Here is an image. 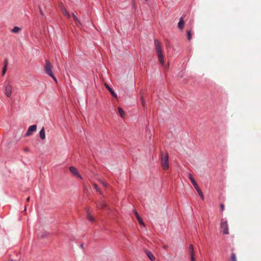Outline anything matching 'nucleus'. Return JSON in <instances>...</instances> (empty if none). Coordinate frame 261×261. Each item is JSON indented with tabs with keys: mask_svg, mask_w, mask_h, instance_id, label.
<instances>
[{
	"mask_svg": "<svg viewBox=\"0 0 261 261\" xmlns=\"http://www.w3.org/2000/svg\"><path fill=\"white\" fill-rule=\"evenodd\" d=\"M86 214H87V219L90 222H93L94 220V218L91 215L89 210L87 211Z\"/></svg>",
	"mask_w": 261,
	"mask_h": 261,
	"instance_id": "obj_10",
	"label": "nucleus"
},
{
	"mask_svg": "<svg viewBox=\"0 0 261 261\" xmlns=\"http://www.w3.org/2000/svg\"><path fill=\"white\" fill-rule=\"evenodd\" d=\"M184 25H185V22H184V20L182 19V18H181L180 19L178 23V27L180 30H182L183 28H184Z\"/></svg>",
	"mask_w": 261,
	"mask_h": 261,
	"instance_id": "obj_13",
	"label": "nucleus"
},
{
	"mask_svg": "<svg viewBox=\"0 0 261 261\" xmlns=\"http://www.w3.org/2000/svg\"><path fill=\"white\" fill-rule=\"evenodd\" d=\"M220 207H221V211H223L224 210V204H221Z\"/></svg>",
	"mask_w": 261,
	"mask_h": 261,
	"instance_id": "obj_29",
	"label": "nucleus"
},
{
	"mask_svg": "<svg viewBox=\"0 0 261 261\" xmlns=\"http://www.w3.org/2000/svg\"><path fill=\"white\" fill-rule=\"evenodd\" d=\"M146 254L148 257L151 260V261H153L155 260V257L154 255L152 254V253L149 251H146Z\"/></svg>",
	"mask_w": 261,
	"mask_h": 261,
	"instance_id": "obj_11",
	"label": "nucleus"
},
{
	"mask_svg": "<svg viewBox=\"0 0 261 261\" xmlns=\"http://www.w3.org/2000/svg\"><path fill=\"white\" fill-rule=\"evenodd\" d=\"M191 261H195V257L194 256H192V257H191Z\"/></svg>",
	"mask_w": 261,
	"mask_h": 261,
	"instance_id": "obj_31",
	"label": "nucleus"
},
{
	"mask_svg": "<svg viewBox=\"0 0 261 261\" xmlns=\"http://www.w3.org/2000/svg\"><path fill=\"white\" fill-rule=\"evenodd\" d=\"M231 261H237L236 255L233 253L231 255Z\"/></svg>",
	"mask_w": 261,
	"mask_h": 261,
	"instance_id": "obj_20",
	"label": "nucleus"
},
{
	"mask_svg": "<svg viewBox=\"0 0 261 261\" xmlns=\"http://www.w3.org/2000/svg\"><path fill=\"white\" fill-rule=\"evenodd\" d=\"M154 45L155 47V50L158 56L160 63L162 66L164 65V56L162 53V48L161 46V43L158 40H154Z\"/></svg>",
	"mask_w": 261,
	"mask_h": 261,
	"instance_id": "obj_1",
	"label": "nucleus"
},
{
	"mask_svg": "<svg viewBox=\"0 0 261 261\" xmlns=\"http://www.w3.org/2000/svg\"><path fill=\"white\" fill-rule=\"evenodd\" d=\"M62 12L64 15L66 16L67 17H70V15L69 13L67 12V11L66 10V9L64 8H62Z\"/></svg>",
	"mask_w": 261,
	"mask_h": 261,
	"instance_id": "obj_19",
	"label": "nucleus"
},
{
	"mask_svg": "<svg viewBox=\"0 0 261 261\" xmlns=\"http://www.w3.org/2000/svg\"><path fill=\"white\" fill-rule=\"evenodd\" d=\"M69 170L74 175L76 176L77 177L80 179L82 178V176L79 174L77 170L74 167H70Z\"/></svg>",
	"mask_w": 261,
	"mask_h": 261,
	"instance_id": "obj_8",
	"label": "nucleus"
},
{
	"mask_svg": "<svg viewBox=\"0 0 261 261\" xmlns=\"http://www.w3.org/2000/svg\"><path fill=\"white\" fill-rule=\"evenodd\" d=\"M93 186H94V188H95V189L96 190V191L97 192H99L100 193H101V192H100V190H99V188H98V186H97L96 184H93Z\"/></svg>",
	"mask_w": 261,
	"mask_h": 261,
	"instance_id": "obj_23",
	"label": "nucleus"
},
{
	"mask_svg": "<svg viewBox=\"0 0 261 261\" xmlns=\"http://www.w3.org/2000/svg\"><path fill=\"white\" fill-rule=\"evenodd\" d=\"M106 203L103 201H101L99 202L97 207L98 208H104L106 206Z\"/></svg>",
	"mask_w": 261,
	"mask_h": 261,
	"instance_id": "obj_15",
	"label": "nucleus"
},
{
	"mask_svg": "<svg viewBox=\"0 0 261 261\" xmlns=\"http://www.w3.org/2000/svg\"><path fill=\"white\" fill-rule=\"evenodd\" d=\"M100 182L101 183V184L104 186V187H107V184L102 181V180H99Z\"/></svg>",
	"mask_w": 261,
	"mask_h": 261,
	"instance_id": "obj_26",
	"label": "nucleus"
},
{
	"mask_svg": "<svg viewBox=\"0 0 261 261\" xmlns=\"http://www.w3.org/2000/svg\"><path fill=\"white\" fill-rule=\"evenodd\" d=\"M4 64H5L4 67H7V65H8V61H7V60H5V62H4Z\"/></svg>",
	"mask_w": 261,
	"mask_h": 261,
	"instance_id": "obj_30",
	"label": "nucleus"
},
{
	"mask_svg": "<svg viewBox=\"0 0 261 261\" xmlns=\"http://www.w3.org/2000/svg\"><path fill=\"white\" fill-rule=\"evenodd\" d=\"M118 112L120 116L123 118L125 116V113L121 107H118Z\"/></svg>",
	"mask_w": 261,
	"mask_h": 261,
	"instance_id": "obj_18",
	"label": "nucleus"
},
{
	"mask_svg": "<svg viewBox=\"0 0 261 261\" xmlns=\"http://www.w3.org/2000/svg\"><path fill=\"white\" fill-rule=\"evenodd\" d=\"M141 104H142V106L143 107H145V100L143 96H141Z\"/></svg>",
	"mask_w": 261,
	"mask_h": 261,
	"instance_id": "obj_21",
	"label": "nucleus"
},
{
	"mask_svg": "<svg viewBox=\"0 0 261 261\" xmlns=\"http://www.w3.org/2000/svg\"><path fill=\"white\" fill-rule=\"evenodd\" d=\"M39 137L42 140H44L45 139V133L44 128L43 127L39 132Z\"/></svg>",
	"mask_w": 261,
	"mask_h": 261,
	"instance_id": "obj_9",
	"label": "nucleus"
},
{
	"mask_svg": "<svg viewBox=\"0 0 261 261\" xmlns=\"http://www.w3.org/2000/svg\"><path fill=\"white\" fill-rule=\"evenodd\" d=\"M44 70L45 73L50 76L52 79L57 83V80L56 77L54 76L53 72V66L51 65L49 60H46L45 61V65L44 66Z\"/></svg>",
	"mask_w": 261,
	"mask_h": 261,
	"instance_id": "obj_2",
	"label": "nucleus"
},
{
	"mask_svg": "<svg viewBox=\"0 0 261 261\" xmlns=\"http://www.w3.org/2000/svg\"><path fill=\"white\" fill-rule=\"evenodd\" d=\"M161 166L164 170H167L169 167L168 155L162 153L161 156Z\"/></svg>",
	"mask_w": 261,
	"mask_h": 261,
	"instance_id": "obj_3",
	"label": "nucleus"
},
{
	"mask_svg": "<svg viewBox=\"0 0 261 261\" xmlns=\"http://www.w3.org/2000/svg\"><path fill=\"white\" fill-rule=\"evenodd\" d=\"M6 69H7V67H4V68L3 69V71H2L3 75H4L5 74L6 71Z\"/></svg>",
	"mask_w": 261,
	"mask_h": 261,
	"instance_id": "obj_27",
	"label": "nucleus"
},
{
	"mask_svg": "<svg viewBox=\"0 0 261 261\" xmlns=\"http://www.w3.org/2000/svg\"><path fill=\"white\" fill-rule=\"evenodd\" d=\"M36 130H37V125H36L34 124V125H31L28 128V131H27V133L25 134V136L28 137V136L32 135L34 132L36 131Z\"/></svg>",
	"mask_w": 261,
	"mask_h": 261,
	"instance_id": "obj_6",
	"label": "nucleus"
},
{
	"mask_svg": "<svg viewBox=\"0 0 261 261\" xmlns=\"http://www.w3.org/2000/svg\"><path fill=\"white\" fill-rule=\"evenodd\" d=\"M105 86L106 87V88H107V89L109 91V92L111 93V94H112V96H113L114 97H116V93L113 91V90L107 85V84H105Z\"/></svg>",
	"mask_w": 261,
	"mask_h": 261,
	"instance_id": "obj_16",
	"label": "nucleus"
},
{
	"mask_svg": "<svg viewBox=\"0 0 261 261\" xmlns=\"http://www.w3.org/2000/svg\"><path fill=\"white\" fill-rule=\"evenodd\" d=\"M29 200H30V197H28V198H27V201H29Z\"/></svg>",
	"mask_w": 261,
	"mask_h": 261,
	"instance_id": "obj_33",
	"label": "nucleus"
},
{
	"mask_svg": "<svg viewBox=\"0 0 261 261\" xmlns=\"http://www.w3.org/2000/svg\"><path fill=\"white\" fill-rule=\"evenodd\" d=\"M189 250L190 257H192V256H194V247H193V245H192V244L190 245Z\"/></svg>",
	"mask_w": 261,
	"mask_h": 261,
	"instance_id": "obj_14",
	"label": "nucleus"
},
{
	"mask_svg": "<svg viewBox=\"0 0 261 261\" xmlns=\"http://www.w3.org/2000/svg\"><path fill=\"white\" fill-rule=\"evenodd\" d=\"M189 179L192 183V181H196L195 180V179L193 177L192 174H189Z\"/></svg>",
	"mask_w": 261,
	"mask_h": 261,
	"instance_id": "obj_25",
	"label": "nucleus"
},
{
	"mask_svg": "<svg viewBox=\"0 0 261 261\" xmlns=\"http://www.w3.org/2000/svg\"><path fill=\"white\" fill-rule=\"evenodd\" d=\"M40 14H41V15H43V12H42V10H41V9H40Z\"/></svg>",
	"mask_w": 261,
	"mask_h": 261,
	"instance_id": "obj_32",
	"label": "nucleus"
},
{
	"mask_svg": "<svg viewBox=\"0 0 261 261\" xmlns=\"http://www.w3.org/2000/svg\"><path fill=\"white\" fill-rule=\"evenodd\" d=\"M187 36H188V39L189 40H190L192 38V36H191V31H189L187 32Z\"/></svg>",
	"mask_w": 261,
	"mask_h": 261,
	"instance_id": "obj_22",
	"label": "nucleus"
},
{
	"mask_svg": "<svg viewBox=\"0 0 261 261\" xmlns=\"http://www.w3.org/2000/svg\"><path fill=\"white\" fill-rule=\"evenodd\" d=\"M221 229L223 234H228V227L227 221L224 219H222L221 222Z\"/></svg>",
	"mask_w": 261,
	"mask_h": 261,
	"instance_id": "obj_4",
	"label": "nucleus"
},
{
	"mask_svg": "<svg viewBox=\"0 0 261 261\" xmlns=\"http://www.w3.org/2000/svg\"><path fill=\"white\" fill-rule=\"evenodd\" d=\"M72 16H73V19H74L75 23L76 24V25H78L79 27H81L82 25V24H81L80 21L78 19V18L74 15V13L72 14Z\"/></svg>",
	"mask_w": 261,
	"mask_h": 261,
	"instance_id": "obj_12",
	"label": "nucleus"
},
{
	"mask_svg": "<svg viewBox=\"0 0 261 261\" xmlns=\"http://www.w3.org/2000/svg\"><path fill=\"white\" fill-rule=\"evenodd\" d=\"M12 92V86L8 83L6 85L5 89V94L8 97H10L11 96Z\"/></svg>",
	"mask_w": 261,
	"mask_h": 261,
	"instance_id": "obj_5",
	"label": "nucleus"
},
{
	"mask_svg": "<svg viewBox=\"0 0 261 261\" xmlns=\"http://www.w3.org/2000/svg\"><path fill=\"white\" fill-rule=\"evenodd\" d=\"M138 220L139 223H140V225H142L143 226L145 225V224H144V222H143V220L141 219V218H140L139 219H138Z\"/></svg>",
	"mask_w": 261,
	"mask_h": 261,
	"instance_id": "obj_24",
	"label": "nucleus"
},
{
	"mask_svg": "<svg viewBox=\"0 0 261 261\" xmlns=\"http://www.w3.org/2000/svg\"><path fill=\"white\" fill-rule=\"evenodd\" d=\"M134 213H135V214L137 218V219H139V218H140L141 217L139 216L138 213H137V212H136V211H134Z\"/></svg>",
	"mask_w": 261,
	"mask_h": 261,
	"instance_id": "obj_28",
	"label": "nucleus"
},
{
	"mask_svg": "<svg viewBox=\"0 0 261 261\" xmlns=\"http://www.w3.org/2000/svg\"><path fill=\"white\" fill-rule=\"evenodd\" d=\"M21 30V29L20 28H19L18 27H14L12 29V32L14 33H19L20 31Z\"/></svg>",
	"mask_w": 261,
	"mask_h": 261,
	"instance_id": "obj_17",
	"label": "nucleus"
},
{
	"mask_svg": "<svg viewBox=\"0 0 261 261\" xmlns=\"http://www.w3.org/2000/svg\"><path fill=\"white\" fill-rule=\"evenodd\" d=\"M192 184L193 186L194 187L195 190L197 191V193H198L199 195L201 197L202 199H204V195L202 193V192L200 189L198 185L196 183V181H192Z\"/></svg>",
	"mask_w": 261,
	"mask_h": 261,
	"instance_id": "obj_7",
	"label": "nucleus"
}]
</instances>
